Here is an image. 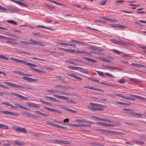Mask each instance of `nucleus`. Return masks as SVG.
<instances>
[{
  "instance_id": "obj_1",
  "label": "nucleus",
  "mask_w": 146,
  "mask_h": 146,
  "mask_svg": "<svg viewBox=\"0 0 146 146\" xmlns=\"http://www.w3.org/2000/svg\"><path fill=\"white\" fill-rule=\"evenodd\" d=\"M4 83L7 85H8L11 87H13L14 88H18L20 89H30V88L27 86V85H25L22 86H21L17 84L11 83L7 82H5Z\"/></svg>"
},
{
  "instance_id": "obj_2",
  "label": "nucleus",
  "mask_w": 146,
  "mask_h": 146,
  "mask_svg": "<svg viewBox=\"0 0 146 146\" xmlns=\"http://www.w3.org/2000/svg\"><path fill=\"white\" fill-rule=\"evenodd\" d=\"M90 104L91 105L90 106L89 108L90 110L93 111H102L104 110V109L99 108V107H102V105L98 104H95L92 102L90 103Z\"/></svg>"
},
{
  "instance_id": "obj_3",
  "label": "nucleus",
  "mask_w": 146,
  "mask_h": 146,
  "mask_svg": "<svg viewBox=\"0 0 146 146\" xmlns=\"http://www.w3.org/2000/svg\"><path fill=\"white\" fill-rule=\"evenodd\" d=\"M16 62L19 63H22L25 65L32 67H36L37 66L35 64L26 62L25 60H22L16 58Z\"/></svg>"
},
{
  "instance_id": "obj_4",
  "label": "nucleus",
  "mask_w": 146,
  "mask_h": 146,
  "mask_svg": "<svg viewBox=\"0 0 146 146\" xmlns=\"http://www.w3.org/2000/svg\"><path fill=\"white\" fill-rule=\"evenodd\" d=\"M55 141L59 143H62L64 144H70L71 143L70 141L67 140H64L61 139H55Z\"/></svg>"
},
{
  "instance_id": "obj_5",
  "label": "nucleus",
  "mask_w": 146,
  "mask_h": 146,
  "mask_svg": "<svg viewBox=\"0 0 146 146\" xmlns=\"http://www.w3.org/2000/svg\"><path fill=\"white\" fill-rule=\"evenodd\" d=\"M0 112L7 115H10L15 116H17L19 115L17 113L6 111H0Z\"/></svg>"
},
{
  "instance_id": "obj_6",
  "label": "nucleus",
  "mask_w": 146,
  "mask_h": 146,
  "mask_svg": "<svg viewBox=\"0 0 146 146\" xmlns=\"http://www.w3.org/2000/svg\"><path fill=\"white\" fill-rule=\"evenodd\" d=\"M10 94L15 96L17 97L20 98L22 99H23L25 100H27L28 99V98L25 97L24 96H23L19 94H17L15 93H11Z\"/></svg>"
},
{
  "instance_id": "obj_7",
  "label": "nucleus",
  "mask_w": 146,
  "mask_h": 146,
  "mask_svg": "<svg viewBox=\"0 0 146 146\" xmlns=\"http://www.w3.org/2000/svg\"><path fill=\"white\" fill-rule=\"evenodd\" d=\"M14 129L17 132L24 133H27V130L24 128L16 127L14 128Z\"/></svg>"
},
{
  "instance_id": "obj_8",
  "label": "nucleus",
  "mask_w": 146,
  "mask_h": 146,
  "mask_svg": "<svg viewBox=\"0 0 146 146\" xmlns=\"http://www.w3.org/2000/svg\"><path fill=\"white\" fill-rule=\"evenodd\" d=\"M44 108L46 109V110H49L50 111H52L54 112H56L59 114L61 113H62V112L61 111L56 109H54L46 106H44Z\"/></svg>"
},
{
  "instance_id": "obj_9",
  "label": "nucleus",
  "mask_w": 146,
  "mask_h": 146,
  "mask_svg": "<svg viewBox=\"0 0 146 146\" xmlns=\"http://www.w3.org/2000/svg\"><path fill=\"white\" fill-rule=\"evenodd\" d=\"M53 96L54 97L60 99H63L65 100H68L69 99V98L64 96H60L58 95H53Z\"/></svg>"
},
{
  "instance_id": "obj_10",
  "label": "nucleus",
  "mask_w": 146,
  "mask_h": 146,
  "mask_svg": "<svg viewBox=\"0 0 146 146\" xmlns=\"http://www.w3.org/2000/svg\"><path fill=\"white\" fill-rule=\"evenodd\" d=\"M53 96L54 97L60 99H63L65 100H68L69 99V98L64 96H60L58 95H53Z\"/></svg>"
},
{
  "instance_id": "obj_11",
  "label": "nucleus",
  "mask_w": 146,
  "mask_h": 146,
  "mask_svg": "<svg viewBox=\"0 0 146 146\" xmlns=\"http://www.w3.org/2000/svg\"><path fill=\"white\" fill-rule=\"evenodd\" d=\"M60 108H61L64 109L68 111L71 113H76L77 111L76 110H73L68 107L65 106H62Z\"/></svg>"
},
{
  "instance_id": "obj_12",
  "label": "nucleus",
  "mask_w": 146,
  "mask_h": 146,
  "mask_svg": "<svg viewBox=\"0 0 146 146\" xmlns=\"http://www.w3.org/2000/svg\"><path fill=\"white\" fill-rule=\"evenodd\" d=\"M97 123L99 125L106 126H112L114 127L115 126V124H108L106 123H103L101 122H97Z\"/></svg>"
},
{
  "instance_id": "obj_13",
  "label": "nucleus",
  "mask_w": 146,
  "mask_h": 146,
  "mask_svg": "<svg viewBox=\"0 0 146 146\" xmlns=\"http://www.w3.org/2000/svg\"><path fill=\"white\" fill-rule=\"evenodd\" d=\"M26 104L29 107H32L33 108H39L40 107V106L32 102H27Z\"/></svg>"
},
{
  "instance_id": "obj_14",
  "label": "nucleus",
  "mask_w": 146,
  "mask_h": 146,
  "mask_svg": "<svg viewBox=\"0 0 146 146\" xmlns=\"http://www.w3.org/2000/svg\"><path fill=\"white\" fill-rule=\"evenodd\" d=\"M11 1H13V2H15L16 4H18L19 5H21L25 7H28L27 5L26 4L24 3L23 2H22L21 1H15V0H10Z\"/></svg>"
},
{
  "instance_id": "obj_15",
  "label": "nucleus",
  "mask_w": 146,
  "mask_h": 146,
  "mask_svg": "<svg viewBox=\"0 0 146 146\" xmlns=\"http://www.w3.org/2000/svg\"><path fill=\"white\" fill-rule=\"evenodd\" d=\"M13 105L14 106L12 105V108H13V109H17L19 108H21L22 109V108L23 107V106L19 104H14Z\"/></svg>"
},
{
  "instance_id": "obj_16",
  "label": "nucleus",
  "mask_w": 146,
  "mask_h": 146,
  "mask_svg": "<svg viewBox=\"0 0 146 146\" xmlns=\"http://www.w3.org/2000/svg\"><path fill=\"white\" fill-rule=\"evenodd\" d=\"M98 131L103 133H113V131H111L108 130H105L104 129H98Z\"/></svg>"
},
{
  "instance_id": "obj_17",
  "label": "nucleus",
  "mask_w": 146,
  "mask_h": 146,
  "mask_svg": "<svg viewBox=\"0 0 146 146\" xmlns=\"http://www.w3.org/2000/svg\"><path fill=\"white\" fill-rule=\"evenodd\" d=\"M82 58H83L85 59L86 60L90 62H92L94 63L98 62V61L96 60L91 58H89L85 57H83Z\"/></svg>"
},
{
  "instance_id": "obj_18",
  "label": "nucleus",
  "mask_w": 146,
  "mask_h": 146,
  "mask_svg": "<svg viewBox=\"0 0 146 146\" xmlns=\"http://www.w3.org/2000/svg\"><path fill=\"white\" fill-rule=\"evenodd\" d=\"M75 53L76 54H89V52L83 50H76L75 52Z\"/></svg>"
},
{
  "instance_id": "obj_19",
  "label": "nucleus",
  "mask_w": 146,
  "mask_h": 146,
  "mask_svg": "<svg viewBox=\"0 0 146 146\" xmlns=\"http://www.w3.org/2000/svg\"><path fill=\"white\" fill-rule=\"evenodd\" d=\"M7 10L9 11H13L17 12H19V9L13 7H10L7 9Z\"/></svg>"
},
{
  "instance_id": "obj_20",
  "label": "nucleus",
  "mask_w": 146,
  "mask_h": 146,
  "mask_svg": "<svg viewBox=\"0 0 146 146\" xmlns=\"http://www.w3.org/2000/svg\"><path fill=\"white\" fill-rule=\"evenodd\" d=\"M33 43L35 44V45H37L38 46H46V45L45 44H44L42 42L37 40H36L35 43Z\"/></svg>"
},
{
  "instance_id": "obj_21",
  "label": "nucleus",
  "mask_w": 146,
  "mask_h": 146,
  "mask_svg": "<svg viewBox=\"0 0 146 146\" xmlns=\"http://www.w3.org/2000/svg\"><path fill=\"white\" fill-rule=\"evenodd\" d=\"M68 68L69 69H73V70H79V69H83V68H82L78 67H75V66H68Z\"/></svg>"
},
{
  "instance_id": "obj_22",
  "label": "nucleus",
  "mask_w": 146,
  "mask_h": 146,
  "mask_svg": "<svg viewBox=\"0 0 146 146\" xmlns=\"http://www.w3.org/2000/svg\"><path fill=\"white\" fill-rule=\"evenodd\" d=\"M29 68L32 70H33L35 71L36 72H37L41 74V73H42L44 72V71H42L41 70H40L39 69H38L35 68H32V67H29Z\"/></svg>"
},
{
  "instance_id": "obj_23",
  "label": "nucleus",
  "mask_w": 146,
  "mask_h": 146,
  "mask_svg": "<svg viewBox=\"0 0 146 146\" xmlns=\"http://www.w3.org/2000/svg\"><path fill=\"white\" fill-rule=\"evenodd\" d=\"M14 143L20 146H23L25 144V143L24 142L19 141H15Z\"/></svg>"
},
{
  "instance_id": "obj_24",
  "label": "nucleus",
  "mask_w": 146,
  "mask_h": 146,
  "mask_svg": "<svg viewBox=\"0 0 146 146\" xmlns=\"http://www.w3.org/2000/svg\"><path fill=\"white\" fill-rule=\"evenodd\" d=\"M0 128L3 129H8L9 128V127L5 124L0 123Z\"/></svg>"
},
{
  "instance_id": "obj_25",
  "label": "nucleus",
  "mask_w": 146,
  "mask_h": 146,
  "mask_svg": "<svg viewBox=\"0 0 146 146\" xmlns=\"http://www.w3.org/2000/svg\"><path fill=\"white\" fill-rule=\"evenodd\" d=\"M121 44L125 45L126 46H128V45L132 46H133V44H132V43H131L129 42H126L125 41H122Z\"/></svg>"
},
{
  "instance_id": "obj_26",
  "label": "nucleus",
  "mask_w": 146,
  "mask_h": 146,
  "mask_svg": "<svg viewBox=\"0 0 146 146\" xmlns=\"http://www.w3.org/2000/svg\"><path fill=\"white\" fill-rule=\"evenodd\" d=\"M60 44L62 45H69L71 46H76L74 44H70L68 43L64 42H60Z\"/></svg>"
},
{
  "instance_id": "obj_27",
  "label": "nucleus",
  "mask_w": 146,
  "mask_h": 146,
  "mask_svg": "<svg viewBox=\"0 0 146 146\" xmlns=\"http://www.w3.org/2000/svg\"><path fill=\"white\" fill-rule=\"evenodd\" d=\"M133 116L137 117H141L143 116V115L138 113H132V114Z\"/></svg>"
},
{
  "instance_id": "obj_28",
  "label": "nucleus",
  "mask_w": 146,
  "mask_h": 146,
  "mask_svg": "<svg viewBox=\"0 0 146 146\" xmlns=\"http://www.w3.org/2000/svg\"><path fill=\"white\" fill-rule=\"evenodd\" d=\"M123 110L124 111H127V112L126 113H127L128 114H129L130 115H132V114L133 113L132 112V110L131 109L124 108H123Z\"/></svg>"
},
{
  "instance_id": "obj_29",
  "label": "nucleus",
  "mask_w": 146,
  "mask_h": 146,
  "mask_svg": "<svg viewBox=\"0 0 146 146\" xmlns=\"http://www.w3.org/2000/svg\"><path fill=\"white\" fill-rule=\"evenodd\" d=\"M130 80L136 83H140L142 82L141 81L135 78H131L130 79Z\"/></svg>"
},
{
  "instance_id": "obj_30",
  "label": "nucleus",
  "mask_w": 146,
  "mask_h": 146,
  "mask_svg": "<svg viewBox=\"0 0 146 146\" xmlns=\"http://www.w3.org/2000/svg\"><path fill=\"white\" fill-rule=\"evenodd\" d=\"M95 71L98 74V75L102 77H105V74L102 72L96 70Z\"/></svg>"
},
{
  "instance_id": "obj_31",
  "label": "nucleus",
  "mask_w": 146,
  "mask_h": 146,
  "mask_svg": "<svg viewBox=\"0 0 146 146\" xmlns=\"http://www.w3.org/2000/svg\"><path fill=\"white\" fill-rule=\"evenodd\" d=\"M14 72L22 76H25V73L23 72L20 71H17L16 70L14 71Z\"/></svg>"
},
{
  "instance_id": "obj_32",
  "label": "nucleus",
  "mask_w": 146,
  "mask_h": 146,
  "mask_svg": "<svg viewBox=\"0 0 146 146\" xmlns=\"http://www.w3.org/2000/svg\"><path fill=\"white\" fill-rule=\"evenodd\" d=\"M112 51L115 53L117 54H123V52L121 51H119L115 49H113Z\"/></svg>"
},
{
  "instance_id": "obj_33",
  "label": "nucleus",
  "mask_w": 146,
  "mask_h": 146,
  "mask_svg": "<svg viewBox=\"0 0 146 146\" xmlns=\"http://www.w3.org/2000/svg\"><path fill=\"white\" fill-rule=\"evenodd\" d=\"M70 125L75 127H81V123L70 124Z\"/></svg>"
},
{
  "instance_id": "obj_34",
  "label": "nucleus",
  "mask_w": 146,
  "mask_h": 146,
  "mask_svg": "<svg viewBox=\"0 0 146 146\" xmlns=\"http://www.w3.org/2000/svg\"><path fill=\"white\" fill-rule=\"evenodd\" d=\"M92 88V90H95V91H99V92H104V90H102L98 88H95L94 87H93V88Z\"/></svg>"
},
{
  "instance_id": "obj_35",
  "label": "nucleus",
  "mask_w": 146,
  "mask_h": 146,
  "mask_svg": "<svg viewBox=\"0 0 146 146\" xmlns=\"http://www.w3.org/2000/svg\"><path fill=\"white\" fill-rule=\"evenodd\" d=\"M7 22L9 23L12 24L13 25H17V23L13 20H8L7 21Z\"/></svg>"
},
{
  "instance_id": "obj_36",
  "label": "nucleus",
  "mask_w": 146,
  "mask_h": 146,
  "mask_svg": "<svg viewBox=\"0 0 146 146\" xmlns=\"http://www.w3.org/2000/svg\"><path fill=\"white\" fill-rule=\"evenodd\" d=\"M132 96H133V97H135L136 98L141 99L142 100H145V98L144 97H142L135 95H132Z\"/></svg>"
},
{
  "instance_id": "obj_37",
  "label": "nucleus",
  "mask_w": 146,
  "mask_h": 146,
  "mask_svg": "<svg viewBox=\"0 0 146 146\" xmlns=\"http://www.w3.org/2000/svg\"><path fill=\"white\" fill-rule=\"evenodd\" d=\"M113 132L111 133V134H115L117 135H124V133H123L120 132H116V131H113Z\"/></svg>"
},
{
  "instance_id": "obj_38",
  "label": "nucleus",
  "mask_w": 146,
  "mask_h": 146,
  "mask_svg": "<svg viewBox=\"0 0 146 146\" xmlns=\"http://www.w3.org/2000/svg\"><path fill=\"white\" fill-rule=\"evenodd\" d=\"M37 27L42 28L43 29H48L52 30V29H51L50 27H47L45 26H44L43 25H38L37 26Z\"/></svg>"
},
{
  "instance_id": "obj_39",
  "label": "nucleus",
  "mask_w": 146,
  "mask_h": 146,
  "mask_svg": "<svg viewBox=\"0 0 146 146\" xmlns=\"http://www.w3.org/2000/svg\"><path fill=\"white\" fill-rule=\"evenodd\" d=\"M92 117L97 119L99 120L100 121H104V118H101V117H98L97 116H93V115H92Z\"/></svg>"
},
{
  "instance_id": "obj_40",
  "label": "nucleus",
  "mask_w": 146,
  "mask_h": 146,
  "mask_svg": "<svg viewBox=\"0 0 146 146\" xmlns=\"http://www.w3.org/2000/svg\"><path fill=\"white\" fill-rule=\"evenodd\" d=\"M0 58L6 60H8L9 59L8 58L2 55H0Z\"/></svg>"
},
{
  "instance_id": "obj_41",
  "label": "nucleus",
  "mask_w": 146,
  "mask_h": 146,
  "mask_svg": "<svg viewBox=\"0 0 146 146\" xmlns=\"http://www.w3.org/2000/svg\"><path fill=\"white\" fill-rule=\"evenodd\" d=\"M115 103L118 104L120 105H129V104L127 103H125L117 101L115 102Z\"/></svg>"
},
{
  "instance_id": "obj_42",
  "label": "nucleus",
  "mask_w": 146,
  "mask_h": 146,
  "mask_svg": "<svg viewBox=\"0 0 146 146\" xmlns=\"http://www.w3.org/2000/svg\"><path fill=\"white\" fill-rule=\"evenodd\" d=\"M2 103L5 105H6L8 106H11V108L12 107V105L8 103L7 102H3Z\"/></svg>"
},
{
  "instance_id": "obj_43",
  "label": "nucleus",
  "mask_w": 146,
  "mask_h": 146,
  "mask_svg": "<svg viewBox=\"0 0 146 146\" xmlns=\"http://www.w3.org/2000/svg\"><path fill=\"white\" fill-rule=\"evenodd\" d=\"M118 96L119 97L123 99H127V97L126 96H123L122 95H121V94H117L116 95Z\"/></svg>"
},
{
  "instance_id": "obj_44",
  "label": "nucleus",
  "mask_w": 146,
  "mask_h": 146,
  "mask_svg": "<svg viewBox=\"0 0 146 146\" xmlns=\"http://www.w3.org/2000/svg\"><path fill=\"white\" fill-rule=\"evenodd\" d=\"M88 79L94 82H96L98 83H100L99 81L98 80L93 78H88Z\"/></svg>"
},
{
  "instance_id": "obj_45",
  "label": "nucleus",
  "mask_w": 146,
  "mask_h": 146,
  "mask_svg": "<svg viewBox=\"0 0 146 146\" xmlns=\"http://www.w3.org/2000/svg\"><path fill=\"white\" fill-rule=\"evenodd\" d=\"M101 58V60L105 62H111V60L105 58Z\"/></svg>"
},
{
  "instance_id": "obj_46",
  "label": "nucleus",
  "mask_w": 146,
  "mask_h": 146,
  "mask_svg": "<svg viewBox=\"0 0 146 146\" xmlns=\"http://www.w3.org/2000/svg\"><path fill=\"white\" fill-rule=\"evenodd\" d=\"M36 40H34L32 39H30L29 40L30 42H29L28 44L35 45V44L33 43H35Z\"/></svg>"
},
{
  "instance_id": "obj_47",
  "label": "nucleus",
  "mask_w": 146,
  "mask_h": 146,
  "mask_svg": "<svg viewBox=\"0 0 146 146\" xmlns=\"http://www.w3.org/2000/svg\"><path fill=\"white\" fill-rule=\"evenodd\" d=\"M91 125L89 124H85L81 123V127H89L91 126Z\"/></svg>"
},
{
  "instance_id": "obj_48",
  "label": "nucleus",
  "mask_w": 146,
  "mask_h": 146,
  "mask_svg": "<svg viewBox=\"0 0 146 146\" xmlns=\"http://www.w3.org/2000/svg\"><path fill=\"white\" fill-rule=\"evenodd\" d=\"M112 66L110 65H104L103 67H104L106 68L110 69L112 70Z\"/></svg>"
},
{
  "instance_id": "obj_49",
  "label": "nucleus",
  "mask_w": 146,
  "mask_h": 146,
  "mask_svg": "<svg viewBox=\"0 0 146 146\" xmlns=\"http://www.w3.org/2000/svg\"><path fill=\"white\" fill-rule=\"evenodd\" d=\"M40 101L42 103H43L44 104H50V105L52 104H51L48 102L44 101L42 99H40Z\"/></svg>"
},
{
  "instance_id": "obj_50",
  "label": "nucleus",
  "mask_w": 146,
  "mask_h": 146,
  "mask_svg": "<svg viewBox=\"0 0 146 146\" xmlns=\"http://www.w3.org/2000/svg\"><path fill=\"white\" fill-rule=\"evenodd\" d=\"M118 83L121 84H124L125 83V80L124 79H121L118 81Z\"/></svg>"
},
{
  "instance_id": "obj_51",
  "label": "nucleus",
  "mask_w": 146,
  "mask_h": 146,
  "mask_svg": "<svg viewBox=\"0 0 146 146\" xmlns=\"http://www.w3.org/2000/svg\"><path fill=\"white\" fill-rule=\"evenodd\" d=\"M114 42L115 44H118L119 45H121L122 44V41H120L118 40H115Z\"/></svg>"
},
{
  "instance_id": "obj_52",
  "label": "nucleus",
  "mask_w": 146,
  "mask_h": 146,
  "mask_svg": "<svg viewBox=\"0 0 146 146\" xmlns=\"http://www.w3.org/2000/svg\"><path fill=\"white\" fill-rule=\"evenodd\" d=\"M56 127H59L60 128H61V129H68V127H65L64 126H62L59 125H58L57 124V126H56Z\"/></svg>"
},
{
  "instance_id": "obj_53",
  "label": "nucleus",
  "mask_w": 146,
  "mask_h": 146,
  "mask_svg": "<svg viewBox=\"0 0 146 146\" xmlns=\"http://www.w3.org/2000/svg\"><path fill=\"white\" fill-rule=\"evenodd\" d=\"M37 80H38L37 79L33 78H29V81H31V82H36V81H37Z\"/></svg>"
},
{
  "instance_id": "obj_54",
  "label": "nucleus",
  "mask_w": 146,
  "mask_h": 146,
  "mask_svg": "<svg viewBox=\"0 0 146 146\" xmlns=\"http://www.w3.org/2000/svg\"><path fill=\"white\" fill-rule=\"evenodd\" d=\"M47 124L51 126L56 127V126H57V124H55L52 123H51L48 122L46 123Z\"/></svg>"
},
{
  "instance_id": "obj_55",
  "label": "nucleus",
  "mask_w": 146,
  "mask_h": 146,
  "mask_svg": "<svg viewBox=\"0 0 146 146\" xmlns=\"http://www.w3.org/2000/svg\"><path fill=\"white\" fill-rule=\"evenodd\" d=\"M7 143H3L2 145V146H9L11 145V143L9 141H7Z\"/></svg>"
},
{
  "instance_id": "obj_56",
  "label": "nucleus",
  "mask_w": 146,
  "mask_h": 146,
  "mask_svg": "<svg viewBox=\"0 0 146 146\" xmlns=\"http://www.w3.org/2000/svg\"><path fill=\"white\" fill-rule=\"evenodd\" d=\"M45 21L46 22L48 23H51L52 22V20L48 19H45Z\"/></svg>"
},
{
  "instance_id": "obj_57",
  "label": "nucleus",
  "mask_w": 146,
  "mask_h": 146,
  "mask_svg": "<svg viewBox=\"0 0 146 146\" xmlns=\"http://www.w3.org/2000/svg\"><path fill=\"white\" fill-rule=\"evenodd\" d=\"M67 102L69 103L76 104V103L72 99H71L67 101Z\"/></svg>"
},
{
  "instance_id": "obj_58",
  "label": "nucleus",
  "mask_w": 146,
  "mask_h": 146,
  "mask_svg": "<svg viewBox=\"0 0 146 146\" xmlns=\"http://www.w3.org/2000/svg\"><path fill=\"white\" fill-rule=\"evenodd\" d=\"M111 26L112 27H116L118 28L119 24H112L111 25Z\"/></svg>"
},
{
  "instance_id": "obj_59",
  "label": "nucleus",
  "mask_w": 146,
  "mask_h": 146,
  "mask_svg": "<svg viewBox=\"0 0 146 146\" xmlns=\"http://www.w3.org/2000/svg\"><path fill=\"white\" fill-rule=\"evenodd\" d=\"M107 2V0H103L100 3V4L102 5H104L106 4V2Z\"/></svg>"
},
{
  "instance_id": "obj_60",
  "label": "nucleus",
  "mask_w": 146,
  "mask_h": 146,
  "mask_svg": "<svg viewBox=\"0 0 146 146\" xmlns=\"http://www.w3.org/2000/svg\"><path fill=\"white\" fill-rule=\"evenodd\" d=\"M105 74L106 75L110 77H113V75L108 73H106Z\"/></svg>"
},
{
  "instance_id": "obj_61",
  "label": "nucleus",
  "mask_w": 146,
  "mask_h": 146,
  "mask_svg": "<svg viewBox=\"0 0 146 146\" xmlns=\"http://www.w3.org/2000/svg\"><path fill=\"white\" fill-rule=\"evenodd\" d=\"M104 121H106V122H111V123H113V121H112L110 120H109L108 119H104Z\"/></svg>"
},
{
  "instance_id": "obj_62",
  "label": "nucleus",
  "mask_w": 146,
  "mask_h": 146,
  "mask_svg": "<svg viewBox=\"0 0 146 146\" xmlns=\"http://www.w3.org/2000/svg\"><path fill=\"white\" fill-rule=\"evenodd\" d=\"M78 44H79L80 45H84L86 44V42L84 43L83 42L79 41Z\"/></svg>"
},
{
  "instance_id": "obj_63",
  "label": "nucleus",
  "mask_w": 146,
  "mask_h": 146,
  "mask_svg": "<svg viewBox=\"0 0 146 146\" xmlns=\"http://www.w3.org/2000/svg\"><path fill=\"white\" fill-rule=\"evenodd\" d=\"M0 10L5 11L7 10V9L3 7L0 5Z\"/></svg>"
},
{
  "instance_id": "obj_64",
  "label": "nucleus",
  "mask_w": 146,
  "mask_h": 146,
  "mask_svg": "<svg viewBox=\"0 0 146 146\" xmlns=\"http://www.w3.org/2000/svg\"><path fill=\"white\" fill-rule=\"evenodd\" d=\"M81 71L83 73H86V74H88L89 73V71L88 70H84Z\"/></svg>"
}]
</instances>
